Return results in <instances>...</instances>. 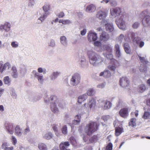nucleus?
<instances>
[{
    "instance_id": "nucleus-1",
    "label": "nucleus",
    "mask_w": 150,
    "mask_h": 150,
    "mask_svg": "<svg viewBox=\"0 0 150 150\" xmlns=\"http://www.w3.org/2000/svg\"><path fill=\"white\" fill-rule=\"evenodd\" d=\"M110 12L112 16L114 17H117L116 23L119 28L125 30V21L128 19L127 15L122 13L121 8L118 7L110 8Z\"/></svg>"
},
{
    "instance_id": "nucleus-2",
    "label": "nucleus",
    "mask_w": 150,
    "mask_h": 150,
    "mask_svg": "<svg viewBox=\"0 0 150 150\" xmlns=\"http://www.w3.org/2000/svg\"><path fill=\"white\" fill-rule=\"evenodd\" d=\"M88 54L89 58L90 64L93 66L97 65L103 61L102 58L94 52L88 51Z\"/></svg>"
},
{
    "instance_id": "nucleus-3",
    "label": "nucleus",
    "mask_w": 150,
    "mask_h": 150,
    "mask_svg": "<svg viewBox=\"0 0 150 150\" xmlns=\"http://www.w3.org/2000/svg\"><path fill=\"white\" fill-rule=\"evenodd\" d=\"M37 70L38 72L36 70H33L32 72V74L33 76L34 79H37L40 83H42L44 81L43 76L40 73L45 74L47 72L46 69L44 68L39 67Z\"/></svg>"
},
{
    "instance_id": "nucleus-4",
    "label": "nucleus",
    "mask_w": 150,
    "mask_h": 150,
    "mask_svg": "<svg viewBox=\"0 0 150 150\" xmlns=\"http://www.w3.org/2000/svg\"><path fill=\"white\" fill-rule=\"evenodd\" d=\"M96 103V102L94 99L92 98L90 99L88 103H84L81 107V110L83 111L81 112L80 114L83 115L88 113L89 110L95 106Z\"/></svg>"
},
{
    "instance_id": "nucleus-5",
    "label": "nucleus",
    "mask_w": 150,
    "mask_h": 150,
    "mask_svg": "<svg viewBox=\"0 0 150 150\" xmlns=\"http://www.w3.org/2000/svg\"><path fill=\"white\" fill-rule=\"evenodd\" d=\"M98 127L96 123L91 122L86 126L85 130L86 133L88 135H90L96 131Z\"/></svg>"
},
{
    "instance_id": "nucleus-6",
    "label": "nucleus",
    "mask_w": 150,
    "mask_h": 150,
    "mask_svg": "<svg viewBox=\"0 0 150 150\" xmlns=\"http://www.w3.org/2000/svg\"><path fill=\"white\" fill-rule=\"evenodd\" d=\"M80 75L76 74L72 76L70 79V84L72 86H76L80 83Z\"/></svg>"
},
{
    "instance_id": "nucleus-7",
    "label": "nucleus",
    "mask_w": 150,
    "mask_h": 150,
    "mask_svg": "<svg viewBox=\"0 0 150 150\" xmlns=\"http://www.w3.org/2000/svg\"><path fill=\"white\" fill-rule=\"evenodd\" d=\"M102 23L105 24V30L108 32H111L114 30L113 24L110 23H108V20H104L101 21Z\"/></svg>"
},
{
    "instance_id": "nucleus-8",
    "label": "nucleus",
    "mask_w": 150,
    "mask_h": 150,
    "mask_svg": "<svg viewBox=\"0 0 150 150\" xmlns=\"http://www.w3.org/2000/svg\"><path fill=\"white\" fill-rule=\"evenodd\" d=\"M87 39L90 42L95 41L97 39V34L94 31H89L87 33Z\"/></svg>"
},
{
    "instance_id": "nucleus-9",
    "label": "nucleus",
    "mask_w": 150,
    "mask_h": 150,
    "mask_svg": "<svg viewBox=\"0 0 150 150\" xmlns=\"http://www.w3.org/2000/svg\"><path fill=\"white\" fill-rule=\"evenodd\" d=\"M108 10L106 12L102 10H100L97 12L96 15V17L98 19L103 21V20H105L104 19L108 16Z\"/></svg>"
},
{
    "instance_id": "nucleus-10",
    "label": "nucleus",
    "mask_w": 150,
    "mask_h": 150,
    "mask_svg": "<svg viewBox=\"0 0 150 150\" xmlns=\"http://www.w3.org/2000/svg\"><path fill=\"white\" fill-rule=\"evenodd\" d=\"M4 128L8 133L10 134H12L13 133L14 127L13 124L11 123H6L4 124Z\"/></svg>"
},
{
    "instance_id": "nucleus-11",
    "label": "nucleus",
    "mask_w": 150,
    "mask_h": 150,
    "mask_svg": "<svg viewBox=\"0 0 150 150\" xmlns=\"http://www.w3.org/2000/svg\"><path fill=\"white\" fill-rule=\"evenodd\" d=\"M110 38L109 35L105 31H103L100 34L99 36L100 40V41L105 42Z\"/></svg>"
},
{
    "instance_id": "nucleus-12",
    "label": "nucleus",
    "mask_w": 150,
    "mask_h": 150,
    "mask_svg": "<svg viewBox=\"0 0 150 150\" xmlns=\"http://www.w3.org/2000/svg\"><path fill=\"white\" fill-rule=\"evenodd\" d=\"M120 82L121 86L123 88L128 86L129 83L128 79L126 77H122L120 79Z\"/></svg>"
},
{
    "instance_id": "nucleus-13",
    "label": "nucleus",
    "mask_w": 150,
    "mask_h": 150,
    "mask_svg": "<svg viewBox=\"0 0 150 150\" xmlns=\"http://www.w3.org/2000/svg\"><path fill=\"white\" fill-rule=\"evenodd\" d=\"M58 102V100H54V102H53L51 105V109L52 111L55 114H58L59 112V110L56 104Z\"/></svg>"
},
{
    "instance_id": "nucleus-14",
    "label": "nucleus",
    "mask_w": 150,
    "mask_h": 150,
    "mask_svg": "<svg viewBox=\"0 0 150 150\" xmlns=\"http://www.w3.org/2000/svg\"><path fill=\"white\" fill-rule=\"evenodd\" d=\"M70 145L68 142H62L59 145L60 150H71L68 148Z\"/></svg>"
},
{
    "instance_id": "nucleus-15",
    "label": "nucleus",
    "mask_w": 150,
    "mask_h": 150,
    "mask_svg": "<svg viewBox=\"0 0 150 150\" xmlns=\"http://www.w3.org/2000/svg\"><path fill=\"white\" fill-rule=\"evenodd\" d=\"M96 9L95 5L93 4H91L86 7L85 11L88 13H92L95 12L96 10Z\"/></svg>"
},
{
    "instance_id": "nucleus-16",
    "label": "nucleus",
    "mask_w": 150,
    "mask_h": 150,
    "mask_svg": "<svg viewBox=\"0 0 150 150\" xmlns=\"http://www.w3.org/2000/svg\"><path fill=\"white\" fill-rule=\"evenodd\" d=\"M119 114L121 117L126 118L128 115V110L127 108H123L119 111Z\"/></svg>"
},
{
    "instance_id": "nucleus-17",
    "label": "nucleus",
    "mask_w": 150,
    "mask_h": 150,
    "mask_svg": "<svg viewBox=\"0 0 150 150\" xmlns=\"http://www.w3.org/2000/svg\"><path fill=\"white\" fill-rule=\"evenodd\" d=\"M79 64L82 68H86L88 67V63L85 58L83 57L80 60Z\"/></svg>"
},
{
    "instance_id": "nucleus-18",
    "label": "nucleus",
    "mask_w": 150,
    "mask_h": 150,
    "mask_svg": "<svg viewBox=\"0 0 150 150\" xmlns=\"http://www.w3.org/2000/svg\"><path fill=\"white\" fill-rule=\"evenodd\" d=\"M142 23L145 26H150V16L148 15L145 16L143 20Z\"/></svg>"
},
{
    "instance_id": "nucleus-19",
    "label": "nucleus",
    "mask_w": 150,
    "mask_h": 150,
    "mask_svg": "<svg viewBox=\"0 0 150 150\" xmlns=\"http://www.w3.org/2000/svg\"><path fill=\"white\" fill-rule=\"evenodd\" d=\"M43 137L47 140H50L53 137V134L50 132H47L43 134Z\"/></svg>"
},
{
    "instance_id": "nucleus-20",
    "label": "nucleus",
    "mask_w": 150,
    "mask_h": 150,
    "mask_svg": "<svg viewBox=\"0 0 150 150\" xmlns=\"http://www.w3.org/2000/svg\"><path fill=\"white\" fill-rule=\"evenodd\" d=\"M12 72L11 75L13 78H17L18 77V74L16 67L13 66L11 68Z\"/></svg>"
},
{
    "instance_id": "nucleus-21",
    "label": "nucleus",
    "mask_w": 150,
    "mask_h": 150,
    "mask_svg": "<svg viewBox=\"0 0 150 150\" xmlns=\"http://www.w3.org/2000/svg\"><path fill=\"white\" fill-rule=\"evenodd\" d=\"M111 75L110 71L108 70H105L104 71L101 72L99 74V76H103L104 77L108 78Z\"/></svg>"
},
{
    "instance_id": "nucleus-22",
    "label": "nucleus",
    "mask_w": 150,
    "mask_h": 150,
    "mask_svg": "<svg viewBox=\"0 0 150 150\" xmlns=\"http://www.w3.org/2000/svg\"><path fill=\"white\" fill-rule=\"evenodd\" d=\"M10 146V144L6 142L3 143L1 145V148L4 150H13V146Z\"/></svg>"
},
{
    "instance_id": "nucleus-23",
    "label": "nucleus",
    "mask_w": 150,
    "mask_h": 150,
    "mask_svg": "<svg viewBox=\"0 0 150 150\" xmlns=\"http://www.w3.org/2000/svg\"><path fill=\"white\" fill-rule=\"evenodd\" d=\"M115 55L118 58H119L121 56V54L120 50V46L117 44H116L115 46Z\"/></svg>"
},
{
    "instance_id": "nucleus-24",
    "label": "nucleus",
    "mask_w": 150,
    "mask_h": 150,
    "mask_svg": "<svg viewBox=\"0 0 150 150\" xmlns=\"http://www.w3.org/2000/svg\"><path fill=\"white\" fill-rule=\"evenodd\" d=\"M60 74V72L59 71L54 72L50 76V79L52 81L54 80Z\"/></svg>"
},
{
    "instance_id": "nucleus-25",
    "label": "nucleus",
    "mask_w": 150,
    "mask_h": 150,
    "mask_svg": "<svg viewBox=\"0 0 150 150\" xmlns=\"http://www.w3.org/2000/svg\"><path fill=\"white\" fill-rule=\"evenodd\" d=\"M87 95L86 94H84L79 96L78 98V102L80 103L85 100L87 98Z\"/></svg>"
},
{
    "instance_id": "nucleus-26",
    "label": "nucleus",
    "mask_w": 150,
    "mask_h": 150,
    "mask_svg": "<svg viewBox=\"0 0 150 150\" xmlns=\"http://www.w3.org/2000/svg\"><path fill=\"white\" fill-rule=\"evenodd\" d=\"M60 41L61 44L64 46H66L67 44L66 37L64 36H62L60 38Z\"/></svg>"
},
{
    "instance_id": "nucleus-27",
    "label": "nucleus",
    "mask_w": 150,
    "mask_h": 150,
    "mask_svg": "<svg viewBox=\"0 0 150 150\" xmlns=\"http://www.w3.org/2000/svg\"><path fill=\"white\" fill-rule=\"evenodd\" d=\"M23 131L19 126H17L15 128V134L18 136H21L23 133Z\"/></svg>"
},
{
    "instance_id": "nucleus-28",
    "label": "nucleus",
    "mask_w": 150,
    "mask_h": 150,
    "mask_svg": "<svg viewBox=\"0 0 150 150\" xmlns=\"http://www.w3.org/2000/svg\"><path fill=\"white\" fill-rule=\"evenodd\" d=\"M104 56L108 59L112 60L113 58L112 52H104L103 54Z\"/></svg>"
},
{
    "instance_id": "nucleus-29",
    "label": "nucleus",
    "mask_w": 150,
    "mask_h": 150,
    "mask_svg": "<svg viewBox=\"0 0 150 150\" xmlns=\"http://www.w3.org/2000/svg\"><path fill=\"white\" fill-rule=\"evenodd\" d=\"M146 107L144 108V109L145 111L142 117L144 119H150V112L148 111H146Z\"/></svg>"
},
{
    "instance_id": "nucleus-30",
    "label": "nucleus",
    "mask_w": 150,
    "mask_h": 150,
    "mask_svg": "<svg viewBox=\"0 0 150 150\" xmlns=\"http://www.w3.org/2000/svg\"><path fill=\"white\" fill-rule=\"evenodd\" d=\"M103 102L104 103V105L103 107V108L104 109L110 108L112 105L111 103L109 101L106 100L104 101Z\"/></svg>"
},
{
    "instance_id": "nucleus-31",
    "label": "nucleus",
    "mask_w": 150,
    "mask_h": 150,
    "mask_svg": "<svg viewBox=\"0 0 150 150\" xmlns=\"http://www.w3.org/2000/svg\"><path fill=\"white\" fill-rule=\"evenodd\" d=\"M42 9L44 13L50 14V13L49 11L50 10V6L49 5L47 4L43 6Z\"/></svg>"
},
{
    "instance_id": "nucleus-32",
    "label": "nucleus",
    "mask_w": 150,
    "mask_h": 150,
    "mask_svg": "<svg viewBox=\"0 0 150 150\" xmlns=\"http://www.w3.org/2000/svg\"><path fill=\"white\" fill-rule=\"evenodd\" d=\"M146 89V87L145 85L141 84L138 87V91L140 93H142L144 92Z\"/></svg>"
},
{
    "instance_id": "nucleus-33",
    "label": "nucleus",
    "mask_w": 150,
    "mask_h": 150,
    "mask_svg": "<svg viewBox=\"0 0 150 150\" xmlns=\"http://www.w3.org/2000/svg\"><path fill=\"white\" fill-rule=\"evenodd\" d=\"M49 15V14L47 13L44 12V13L40 16V17L38 19V20H40L41 22H42Z\"/></svg>"
},
{
    "instance_id": "nucleus-34",
    "label": "nucleus",
    "mask_w": 150,
    "mask_h": 150,
    "mask_svg": "<svg viewBox=\"0 0 150 150\" xmlns=\"http://www.w3.org/2000/svg\"><path fill=\"white\" fill-rule=\"evenodd\" d=\"M95 93V90L93 88H90L88 89L87 91V95L89 96H93Z\"/></svg>"
},
{
    "instance_id": "nucleus-35",
    "label": "nucleus",
    "mask_w": 150,
    "mask_h": 150,
    "mask_svg": "<svg viewBox=\"0 0 150 150\" xmlns=\"http://www.w3.org/2000/svg\"><path fill=\"white\" fill-rule=\"evenodd\" d=\"M136 119L135 118H132L131 119L129 123V125L132 127H134L136 125Z\"/></svg>"
},
{
    "instance_id": "nucleus-36",
    "label": "nucleus",
    "mask_w": 150,
    "mask_h": 150,
    "mask_svg": "<svg viewBox=\"0 0 150 150\" xmlns=\"http://www.w3.org/2000/svg\"><path fill=\"white\" fill-rule=\"evenodd\" d=\"M104 48L106 51L107 52H112V47L109 44H107L105 45L104 46Z\"/></svg>"
},
{
    "instance_id": "nucleus-37",
    "label": "nucleus",
    "mask_w": 150,
    "mask_h": 150,
    "mask_svg": "<svg viewBox=\"0 0 150 150\" xmlns=\"http://www.w3.org/2000/svg\"><path fill=\"white\" fill-rule=\"evenodd\" d=\"M3 81L5 84L7 85L8 86L11 84V80L8 76L4 77Z\"/></svg>"
},
{
    "instance_id": "nucleus-38",
    "label": "nucleus",
    "mask_w": 150,
    "mask_h": 150,
    "mask_svg": "<svg viewBox=\"0 0 150 150\" xmlns=\"http://www.w3.org/2000/svg\"><path fill=\"white\" fill-rule=\"evenodd\" d=\"M4 30L6 32H8L10 29L11 25L10 24L8 23H5L4 24Z\"/></svg>"
},
{
    "instance_id": "nucleus-39",
    "label": "nucleus",
    "mask_w": 150,
    "mask_h": 150,
    "mask_svg": "<svg viewBox=\"0 0 150 150\" xmlns=\"http://www.w3.org/2000/svg\"><path fill=\"white\" fill-rule=\"evenodd\" d=\"M138 56L139 58V60L141 62L144 64H147L148 62L145 57H142L141 54H138Z\"/></svg>"
},
{
    "instance_id": "nucleus-40",
    "label": "nucleus",
    "mask_w": 150,
    "mask_h": 150,
    "mask_svg": "<svg viewBox=\"0 0 150 150\" xmlns=\"http://www.w3.org/2000/svg\"><path fill=\"white\" fill-rule=\"evenodd\" d=\"M115 135L118 136L123 132V130L122 128L120 127H117L115 128Z\"/></svg>"
},
{
    "instance_id": "nucleus-41",
    "label": "nucleus",
    "mask_w": 150,
    "mask_h": 150,
    "mask_svg": "<svg viewBox=\"0 0 150 150\" xmlns=\"http://www.w3.org/2000/svg\"><path fill=\"white\" fill-rule=\"evenodd\" d=\"M124 47L126 52L127 54H130V47L127 43H125L124 44Z\"/></svg>"
},
{
    "instance_id": "nucleus-42",
    "label": "nucleus",
    "mask_w": 150,
    "mask_h": 150,
    "mask_svg": "<svg viewBox=\"0 0 150 150\" xmlns=\"http://www.w3.org/2000/svg\"><path fill=\"white\" fill-rule=\"evenodd\" d=\"M11 45L13 48H16L18 47L19 44L17 41H13L11 42Z\"/></svg>"
},
{
    "instance_id": "nucleus-43",
    "label": "nucleus",
    "mask_w": 150,
    "mask_h": 150,
    "mask_svg": "<svg viewBox=\"0 0 150 150\" xmlns=\"http://www.w3.org/2000/svg\"><path fill=\"white\" fill-rule=\"evenodd\" d=\"M38 148L40 150H47L46 145L43 143L39 144L38 145Z\"/></svg>"
},
{
    "instance_id": "nucleus-44",
    "label": "nucleus",
    "mask_w": 150,
    "mask_h": 150,
    "mask_svg": "<svg viewBox=\"0 0 150 150\" xmlns=\"http://www.w3.org/2000/svg\"><path fill=\"white\" fill-rule=\"evenodd\" d=\"M11 65L9 63L7 62L5 63L3 66L2 69H1V72H3L4 70L6 69H8L11 68Z\"/></svg>"
},
{
    "instance_id": "nucleus-45",
    "label": "nucleus",
    "mask_w": 150,
    "mask_h": 150,
    "mask_svg": "<svg viewBox=\"0 0 150 150\" xmlns=\"http://www.w3.org/2000/svg\"><path fill=\"white\" fill-rule=\"evenodd\" d=\"M108 68L112 71H115L116 69V66L115 64H110L108 66Z\"/></svg>"
},
{
    "instance_id": "nucleus-46",
    "label": "nucleus",
    "mask_w": 150,
    "mask_h": 150,
    "mask_svg": "<svg viewBox=\"0 0 150 150\" xmlns=\"http://www.w3.org/2000/svg\"><path fill=\"white\" fill-rule=\"evenodd\" d=\"M124 103L122 100L120 99H119L118 101V102L117 104V107L120 108L123 106L124 105Z\"/></svg>"
},
{
    "instance_id": "nucleus-47",
    "label": "nucleus",
    "mask_w": 150,
    "mask_h": 150,
    "mask_svg": "<svg viewBox=\"0 0 150 150\" xmlns=\"http://www.w3.org/2000/svg\"><path fill=\"white\" fill-rule=\"evenodd\" d=\"M27 2L28 6L30 7L33 6L35 4V0H28Z\"/></svg>"
},
{
    "instance_id": "nucleus-48",
    "label": "nucleus",
    "mask_w": 150,
    "mask_h": 150,
    "mask_svg": "<svg viewBox=\"0 0 150 150\" xmlns=\"http://www.w3.org/2000/svg\"><path fill=\"white\" fill-rule=\"evenodd\" d=\"M48 46L54 47L55 46V42L54 40L53 39H51L48 43Z\"/></svg>"
},
{
    "instance_id": "nucleus-49",
    "label": "nucleus",
    "mask_w": 150,
    "mask_h": 150,
    "mask_svg": "<svg viewBox=\"0 0 150 150\" xmlns=\"http://www.w3.org/2000/svg\"><path fill=\"white\" fill-rule=\"evenodd\" d=\"M106 83L105 82L99 83L96 86V88H98L103 89L105 86Z\"/></svg>"
},
{
    "instance_id": "nucleus-50",
    "label": "nucleus",
    "mask_w": 150,
    "mask_h": 150,
    "mask_svg": "<svg viewBox=\"0 0 150 150\" xmlns=\"http://www.w3.org/2000/svg\"><path fill=\"white\" fill-rule=\"evenodd\" d=\"M109 4L111 6L115 7L117 5V2L115 0H110Z\"/></svg>"
},
{
    "instance_id": "nucleus-51",
    "label": "nucleus",
    "mask_w": 150,
    "mask_h": 150,
    "mask_svg": "<svg viewBox=\"0 0 150 150\" xmlns=\"http://www.w3.org/2000/svg\"><path fill=\"white\" fill-rule=\"evenodd\" d=\"M20 73L22 76H24L26 72V69L25 67H23V68H21V69Z\"/></svg>"
},
{
    "instance_id": "nucleus-52",
    "label": "nucleus",
    "mask_w": 150,
    "mask_h": 150,
    "mask_svg": "<svg viewBox=\"0 0 150 150\" xmlns=\"http://www.w3.org/2000/svg\"><path fill=\"white\" fill-rule=\"evenodd\" d=\"M62 131L63 134H66L67 133V127L66 125L64 126L62 129Z\"/></svg>"
},
{
    "instance_id": "nucleus-53",
    "label": "nucleus",
    "mask_w": 150,
    "mask_h": 150,
    "mask_svg": "<svg viewBox=\"0 0 150 150\" xmlns=\"http://www.w3.org/2000/svg\"><path fill=\"white\" fill-rule=\"evenodd\" d=\"M50 100H48L47 99H45V102L46 103H48L49 102H50V100L51 101H52L54 100H55L56 99V98L55 96H51L50 97Z\"/></svg>"
},
{
    "instance_id": "nucleus-54",
    "label": "nucleus",
    "mask_w": 150,
    "mask_h": 150,
    "mask_svg": "<svg viewBox=\"0 0 150 150\" xmlns=\"http://www.w3.org/2000/svg\"><path fill=\"white\" fill-rule=\"evenodd\" d=\"M11 140L13 145H15L17 144V139L14 136L12 137Z\"/></svg>"
},
{
    "instance_id": "nucleus-55",
    "label": "nucleus",
    "mask_w": 150,
    "mask_h": 150,
    "mask_svg": "<svg viewBox=\"0 0 150 150\" xmlns=\"http://www.w3.org/2000/svg\"><path fill=\"white\" fill-rule=\"evenodd\" d=\"M83 110H81V112H80V115H76L75 117V120H76L77 121L79 120V122H80L81 121V115L80 114L81 113V112L83 111Z\"/></svg>"
},
{
    "instance_id": "nucleus-56",
    "label": "nucleus",
    "mask_w": 150,
    "mask_h": 150,
    "mask_svg": "<svg viewBox=\"0 0 150 150\" xmlns=\"http://www.w3.org/2000/svg\"><path fill=\"white\" fill-rule=\"evenodd\" d=\"M65 103L63 101L59 102L58 104V106L62 108H64L65 107Z\"/></svg>"
},
{
    "instance_id": "nucleus-57",
    "label": "nucleus",
    "mask_w": 150,
    "mask_h": 150,
    "mask_svg": "<svg viewBox=\"0 0 150 150\" xmlns=\"http://www.w3.org/2000/svg\"><path fill=\"white\" fill-rule=\"evenodd\" d=\"M112 144L111 143H109L106 147V150H112Z\"/></svg>"
},
{
    "instance_id": "nucleus-58",
    "label": "nucleus",
    "mask_w": 150,
    "mask_h": 150,
    "mask_svg": "<svg viewBox=\"0 0 150 150\" xmlns=\"http://www.w3.org/2000/svg\"><path fill=\"white\" fill-rule=\"evenodd\" d=\"M71 21L69 19H64L63 24L68 25L71 24Z\"/></svg>"
},
{
    "instance_id": "nucleus-59",
    "label": "nucleus",
    "mask_w": 150,
    "mask_h": 150,
    "mask_svg": "<svg viewBox=\"0 0 150 150\" xmlns=\"http://www.w3.org/2000/svg\"><path fill=\"white\" fill-rule=\"evenodd\" d=\"M141 38H140L136 37H135V38H134L133 41L134 42H135L137 44H138L139 43V42Z\"/></svg>"
},
{
    "instance_id": "nucleus-60",
    "label": "nucleus",
    "mask_w": 150,
    "mask_h": 150,
    "mask_svg": "<svg viewBox=\"0 0 150 150\" xmlns=\"http://www.w3.org/2000/svg\"><path fill=\"white\" fill-rule=\"evenodd\" d=\"M65 16L64 12L62 11L60 12L57 15V16L59 18H62L63 17Z\"/></svg>"
},
{
    "instance_id": "nucleus-61",
    "label": "nucleus",
    "mask_w": 150,
    "mask_h": 150,
    "mask_svg": "<svg viewBox=\"0 0 150 150\" xmlns=\"http://www.w3.org/2000/svg\"><path fill=\"white\" fill-rule=\"evenodd\" d=\"M139 25V23L137 22H135L132 25V27L134 28H137Z\"/></svg>"
},
{
    "instance_id": "nucleus-62",
    "label": "nucleus",
    "mask_w": 150,
    "mask_h": 150,
    "mask_svg": "<svg viewBox=\"0 0 150 150\" xmlns=\"http://www.w3.org/2000/svg\"><path fill=\"white\" fill-rule=\"evenodd\" d=\"M30 131V129L28 127H27L24 129V134L25 135L27 134Z\"/></svg>"
},
{
    "instance_id": "nucleus-63",
    "label": "nucleus",
    "mask_w": 150,
    "mask_h": 150,
    "mask_svg": "<svg viewBox=\"0 0 150 150\" xmlns=\"http://www.w3.org/2000/svg\"><path fill=\"white\" fill-rule=\"evenodd\" d=\"M86 32V28H83V30L81 31V34L82 36H84L85 35Z\"/></svg>"
},
{
    "instance_id": "nucleus-64",
    "label": "nucleus",
    "mask_w": 150,
    "mask_h": 150,
    "mask_svg": "<svg viewBox=\"0 0 150 150\" xmlns=\"http://www.w3.org/2000/svg\"><path fill=\"white\" fill-rule=\"evenodd\" d=\"M70 139L72 144L74 145H75L76 143V141L74 138L73 137H71Z\"/></svg>"
}]
</instances>
